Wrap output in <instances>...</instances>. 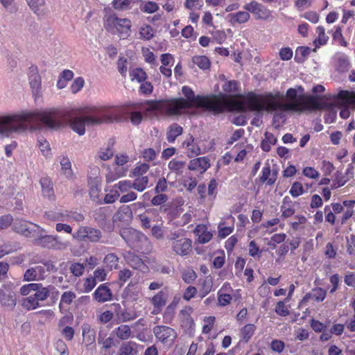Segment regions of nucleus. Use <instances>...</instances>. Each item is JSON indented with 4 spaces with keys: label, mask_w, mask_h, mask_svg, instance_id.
Masks as SVG:
<instances>
[{
    "label": "nucleus",
    "mask_w": 355,
    "mask_h": 355,
    "mask_svg": "<svg viewBox=\"0 0 355 355\" xmlns=\"http://www.w3.org/2000/svg\"><path fill=\"white\" fill-rule=\"evenodd\" d=\"M123 110L117 106L84 105L78 107L52 108L44 111L21 112L7 115L8 133L25 130V123L40 121L50 128L66 124L79 135L85 133V125L117 122L123 119Z\"/></svg>",
    "instance_id": "nucleus-1"
},
{
    "label": "nucleus",
    "mask_w": 355,
    "mask_h": 355,
    "mask_svg": "<svg viewBox=\"0 0 355 355\" xmlns=\"http://www.w3.org/2000/svg\"><path fill=\"white\" fill-rule=\"evenodd\" d=\"M184 98H171L169 99L146 100L137 106L141 108L146 106V112H156L161 115L172 116L182 114V111L194 107L204 108L216 113H223L225 105H239L234 101L223 102L218 96L195 95L193 89L187 85L182 87Z\"/></svg>",
    "instance_id": "nucleus-2"
},
{
    "label": "nucleus",
    "mask_w": 355,
    "mask_h": 355,
    "mask_svg": "<svg viewBox=\"0 0 355 355\" xmlns=\"http://www.w3.org/2000/svg\"><path fill=\"white\" fill-rule=\"evenodd\" d=\"M282 98V95L279 92L275 94L267 93L263 96L250 92L245 97V110L258 112L282 110L302 112L306 110H321L327 107L324 97L319 95H300L299 98L302 102L281 103L277 101Z\"/></svg>",
    "instance_id": "nucleus-3"
},
{
    "label": "nucleus",
    "mask_w": 355,
    "mask_h": 355,
    "mask_svg": "<svg viewBox=\"0 0 355 355\" xmlns=\"http://www.w3.org/2000/svg\"><path fill=\"white\" fill-rule=\"evenodd\" d=\"M224 93H220L218 95H211V96H218L220 101L223 102L234 101L239 103V105H225L223 112L228 111H240L245 110V97L239 94L240 83L237 80H227L222 86Z\"/></svg>",
    "instance_id": "nucleus-4"
},
{
    "label": "nucleus",
    "mask_w": 355,
    "mask_h": 355,
    "mask_svg": "<svg viewBox=\"0 0 355 355\" xmlns=\"http://www.w3.org/2000/svg\"><path fill=\"white\" fill-rule=\"evenodd\" d=\"M104 28L112 34L118 35L121 39H127L132 28V21L128 18H120L116 14L105 17Z\"/></svg>",
    "instance_id": "nucleus-5"
},
{
    "label": "nucleus",
    "mask_w": 355,
    "mask_h": 355,
    "mask_svg": "<svg viewBox=\"0 0 355 355\" xmlns=\"http://www.w3.org/2000/svg\"><path fill=\"white\" fill-rule=\"evenodd\" d=\"M121 236L126 243L137 252L145 253L150 245L148 239L141 232L131 228H123L121 230Z\"/></svg>",
    "instance_id": "nucleus-6"
},
{
    "label": "nucleus",
    "mask_w": 355,
    "mask_h": 355,
    "mask_svg": "<svg viewBox=\"0 0 355 355\" xmlns=\"http://www.w3.org/2000/svg\"><path fill=\"white\" fill-rule=\"evenodd\" d=\"M171 250L175 255L180 257L189 256L193 252V241L191 239L180 237L179 234H171Z\"/></svg>",
    "instance_id": "nucleus-7"
},
{
    "label": "nucleus",
    "mask_w": 355,
    "mask_h": 355,
    "mask_svg": "<svg viewBox=\"0 0 355 355\" xmlns=\"http://www.w3.org/2000/svg\"><path fill=\"white\" fill-rule=\"evenodd\" d=\"M72 236L80 241L98 243L102 238V232L96 228L80 226L76 232L72 234Z\"/></svg>",
    "instance_id": "nucleus-8"
},
{
    "label": "nucleus",
    "mask_w": 355,
    "mask_h": 355,
    "mask_svg": "<svg viewBox=\"0 0 355 355\" xmlns=\"http://www.w3.org/2000/svg\"><path fill=\"white\" fill-rule=\"evenodd\" d=\"M153 333L158 341L168 347H171L174 344L178 336L174 329L164 325L155 326L153 328Z\"/></svg>",
    "instance_id": "nucleus-9"
},
{
    "label": "nucleus",
    "mask_w": 355,
    "mask_h": 355,
    "mask_svg": "<svg viewBox=\"0 0 355 355\" xmlns=\"http://www.w3.org/2000/svg\"><path fill=\"white\" fill-rule=\"evenodd\" d=\"M243 8L252 13L256 19L267 20L271 17L272 12L265 6L257 1L246 3Z\"/></svg>",
    "instance_id": "nucleus-10"
},
{
    "label": "nucleus",
    "mask_w": 355,
    "mask_h": 355,
    "mask_svg": "<svg viewBox=\"0 0 355 355\" xmlns=\"http://www.w3.org/2000/svg\"><path fill=\"white\" fill-rule=\"evenodd\" d=\"M193 309L191 306H186L181 309L178 314L180 324L184 331L191 334L194 331L195 322L191 316Z\"/></svg>",
    "instance_id": "nucleus-11"
},
{
    "label": "nucleus",
    "mask_w": 355,
    "mask_h": 355,
    "mask_svg": "<svg viewBox=\"0 0 355 355\" xmlns=\"http://www.w3.org/2000/svg\"><path fill=\"white\" fill-rule=\"evenodd\" d=\"M73 322V316L66 315L62 317L58 322V329L61 335L68 341H71L74 337V329L70 325Z\"/></svg>",
    "instance_id": "nucleus-12"
},
{
    "label": "nucleus",
    "mask_w": 355,
    "mask_h": 355,
    "mask_svg": "<svg viewBox=\"0 0 355 355\" xmlns=\"http://www.w3.org/2000/svg\"><path fill=\"white\" fill-rule=\"evenodd\" d=\"M168 295V291L165 289L159 291L150 298V303L153 306V314L157 315L162 311L163 307L166 304Z\"/></svg>",
    "instance_id": "nucleus-13"
},
{
    "label": "nucleus",
    "mask_w": 355,
    "mask_h": 355,
    "mask_svg": "<svg viewBox=\"0 0 355 355\" xmlns=\"http://www.w3.org/2000/svg\"><path fill=\"white\" fill-rule=\"evenodd\" d=\"M35 243L49 249L61 250L64 248V244L58 241V237L52 235L40 236L35 239Z\"/></svg>",
    "instance_id": "nucleus-14"
},
{
    "label": "nucleus",
    "mask_w": 355,
    "mask_h": 355,
    "mask_svg": "<svg viewBox=\"0 0 355 355\" xmlns=\"http://www.w3.org/2000/svg\"><path fill=\"white\" fill-rule=\"evenodd\" d=\"M46 277L44 266L38 265L27 269L24 274V280L26 282L40 281Z\"/></svg>",
    "instance_id": "nucleus-15"
},
{
    "label": "nucleus",
    "mask_w": 355,
    "mask_h": 355,
    "mask_svg": "<svg viewBox=\"0 0 355 355\" xmlns=\"http://www.w3.org/2000/svg\"><path fill=\"white\" fill-rule=\"evenodd\" d=\"M113 306L114 309V317L117 323L129 322L137 318V314L135 311L122 309L119 304H114Z\"/></svg>",
    "instance_id": "nucleus-16"
},
{
    "label": "nucleus",
    "mask_w": 355,
    "mask_h": 355,
    "mask_svg": "<svg viewBox=\"0 0 355 355\" xmlns=\"http://www.w3.org/2000/svg\"><path fill=\"white\" fill-rule=\"evenodd\" d=\"M0 303L1 306L7 307H13L15 305V293L10 286L3 285L0 288Z\"/></svg>",
    "instance_id": "nucleus-17"
},
{
    "label": "nucleus",
    "mask_w": 355,
    "mask_h": 355,
    "mask_svg": "<svg viewBox=\"0 0 355 355\" xmlns=\"http://www.w3.org/2000/svg\"><path fill=\"white\" fill-rule=\"evenodd\" d=\"M210 167V159L207 157H200L192 159L188 164V169L204 173Z\"/></svg>",
    "instance_id": "nucleus-18"
},
{
    "label": "nucleus",
    "mask_w": 355,
    "mask_h": 355,
    "mask_svg": "<svg viewBox=\"0 0 355 355\" xmlns=\"http://www.w3.org/2000/svg\"><path fill=\"white\" fill-rule=\"evenodd\" d=\"M94 299L99 303H104L112 300V293L107 284H102L93 293Z\"/></svg>",
    "instance_id": "nucleus-19"
},
{
    "label": "nucleus",
    "mask_w": 355,
    "mask_h": 355,
    "mask_svg": "<svg viewBox=\"0 0 355 355\" xmlns=\"http://www.w3.org/2000/svg\"><path fill=\"white\" fill-rule=\"evenodd\" d=\"M277 179V171H272L270 165L266 164L262 168L261 175L259 176V181L262 184L267 185H273Z\"/></svg>",
    "instance_id": "nucleus-20"
},
{
    "label": "nucleus",
    "mask_w": 355,
    "mask_h": 355,
    "mask_svg": "<svg viewBox=\"0 0 355 355\" xmlns=\"http://www.w3.org/2000/svg\"><path fill=\"white\" fill-rule=\"evenodd\" d=\"M327 296V291L322 288H316L312 290L311 293H306L299 303V306L306 304L309 300L316 302H322Z\"/></svg>",
    "instance_id": "nucleus-21"
},
{
    "label": "nucleus",
    "mask_w": 355,
    "mask_h": 355,
    "mask_svg": "<svg viewBox=\"0 0 355 355\" xmlns=\"http://www.w3.org/2000/svg\"><path fill=\"white\" fill-rule=\"evenodd\" d=\"M182 147L186 149L189 157H194L201 153V149L194 137L189 135V137L182 143Z\"/></svg>",
    "instance_id": "nucleus-22"
},
{
    "label": "nucleus",
    "mask_w": 355,
    "mask_h": 355,
    "mask_svg": "<svg viewBox=\"0 0 355 355\" xmlns=\"http://www.w3.org/2000/svg\"><path fill=\"white\" fill-rule=\"evenodd\" d=\"M198 296L202 299L210 293L214 287L213 277L211 275L205 276L198 280Z\"/></svg>",
    "instance_id": "nucleus-23"
},
{
    "label": "nucleus",
    "mask_w": 355,
    "mask_h": 355,
    "mask_svg": "<svg viewBox=\"0 0 355 355\" xmlns=\"http://www.w3.org/2000/svg\"><path fill=\"white\" fill-rule=\"evenodd\" d=\"M193 233L197 236L198 243L201 244L208 243L213 237L212 232L209 231L207 226L204 224L197 225Z\"/></svg>",
    "instance_id": "nucleus-24"
},
{
    "label": "nucleus",
    "mask_w": 355,
    "mask_h": 355,
    "mask_svg": "<svg viewBox=\"0 0 355 355\" xmlns=\"http://www.w3.org/2000/svg\"><path fill=\"white\" fill-rule=\"evenodd\" d=\"M227 19L232 26L244 24L249 21L250 15L248 11H238L227 15Z\"/></svg>",
    "instance_id": "nucleus-25"
},
{
    "label": "nucleus",
    "mask_w": 355,
    "mask_h": 355,
    "mask_svg": "<svg viewBox=\"0 0 355 355\" xmlns=\"http://www.w3.org/2000/svg\"><path fill=\"white\" fill-rule=\"evenodd\" d=\"M83 340L86 346L94 344L96 341V330L92 329L89 324H83L82 326Z\"/></svg>",
    "instance_id": "nucleus-26"
},
{
    "label": "nucleus",
    "mask_w": 355,
    "mask_h": 355,
    "mask_svg": "<svg viewBox=\"0 0 355 355\" xmlns=\"http://www.w3.org/2000/svg\"><path fill=\"white\" fill-rule=\"evenodd\" d=\"M40 184L43 196L49 199H54L55 195L51 180L49 177L42 178Z\"/></svg>",
    "instance_id": "nucleus-27"
},
{
    "label": "nucleus",
    "mask_w": 355,
    "mask_h": 355,
    "mask_svg": "<svg viewBox=\"0 0 355 355\" xmlns=\"http://www.w3.org/2000/svg\"><path fill=\"white\" fill-rule=\"evenodd\" d=\"M343 205L346 208L343 211V214L340 218V223L342 225L346 223V222L352 217L354 214L355 200H345L343 201Z\"/></svg>",
    "instance_id": "nucleus-28"
},
{
    "label": "nucleus",
    "mask_w": 355,
    "mask_h": 355,
    "mask_svg": "<svg viewBox=\"0 0 355 355\" xmlns=\"http://www.w3.org/2000/svg\"><path fill=\"white\" fill-rule=\"evenodd\" d=\"M125 260L128 265L132 268L139 270H143L144 268H147L144 261L138 256L128 253L125 257Z\"/></svg>",
    "instance_id": "nucleus-29"
},
{
    "label": "nucleus",
    "mask_w": 355,
    "mask_h": 355,
    "mask_svg": "<svg viewBox=\"0 0 355 355\" xmlns=\"http://www.w3.org/2000/svg\"><path fill=\"white\" fill-rule=\"evenodd\" d=\"M304 91V87L302 85H297L295 88H289L286 92V99L289 101L288 103L294 101L302 102V101L300 100L299 96L300 95H304L302 94Z\"/></svg>",
    "instance_id": "nucleus-30"
},
{
    "label": "nucleus",
    "mask_w": 355,
    "mask_h": 355,
    "mask_svg": "<svg viewBox=\"0 0 355 355\" xmlns=\"http://www.w3.org/2000/svg\"><path fill=\"white\" fill-rule=\"evenodd\" d=\"M183 132V128L178 123L171 125L166 132V139L169 143H174L178 137Z\"/></svg>",
    "instance_id": "nucleus-31"
},
{
    "label": "nucleus",
    "mask_w": 355,
    "mask_h": 355,
    "mask_svg": "<svg viewBox=\"0 0 355 355\" xmlns=\"http://www.w3.org/2000/svg\"><path fill=\"white\" fill-rule=\"evenodd\" d=\"M35 284L39 286L37 289L34 290V291H35L34 294L35 297H36L39 302L46 300L49 297L51 291L53 288V286L49 285L44 287L41 283H35Z\"/></svg>",
    "instance_id": "nucleus-32"
},
{
    "label": "nucleus",
    "mask_w": 355,
    "mask_h": 355,
    "mask_svg": "<svg viewBox=\"0 0 355 355\" xmlns=\"http://www.w3.org/2000/svg\"><path fill=\"white\" fill-rule=\"evenodd\" d=\"M277 141V138L272 133L266 132L260 145L261 150L264 152H269L272 146L276 144Z\"/></svg>",
    "instance_id": "nucleus-33"
},
{
    "label": "nucleus",
    "mask_w": 355,
    "mask_h": 355,
    "mask_svg": "<svg viewBox=\"0 0 355 355\" xmlns=\"http://www.w3.org/2000/svg\"><path fill=\"white\" fill-rule=\"evenodd\" d=\"M186 166V162L177 159H171L168 164V168L171 172L178 175H182Z\"/></svg>",
    "instance_id": "nucleus-34"
},
{
    "label": "nucleus",
    "mask_w": 355,
    "mask_h": 355,
    "mask_svg": "<svg viewBox=\"0 0 355 355\" xmlns=\"http://www.w3.org/2000/svg\"><path fill=\"white\" fill-rule=\"evenodd\" d=\"M130 78L132 81L136 80L141 83L146 80L148 76L142 68L136 67L130 71Z\"/></svg>",
    "instance_id": "nucleus-35"
},
{
    "label": "nucleus",
    "mask_w": 355,
    "mask_h": 355,
    "mask_svg": "<svg viewBox=\"0 0 355 355\" xmlns=\"http://www.w3.org/2000/svg\"><path fill=\"white\" fill-rule=\"evenodd\" d=\"M256 326L254 324H247L241 329V340L248 343L254 334Z\"/></svg>",
    "instance_id": "nucleus-36"
},
{
    "label": "nucleus",
    "mask_w": 355,
    "mask_h": 355,
    "mask_svg": "<svg viewBox=\"0 0 355 355\" xmlns=\"http://www.w3.org/2000/svg\"><path fill=\"white\" fill-rule=\"evenodd\" d=\"M76 295L73 291H68L64 292L62 295L59 303V308L60 310L67 308L71 304L73 300L76 298Z\"/></svg>",
    "instance_id": "nucleus-37"
},
{
    "label": "nucleus",
    "mask_w": 355,
    "mask_h": 355,
    "mask_svg": "<svg viewBox=\"0 0 355 355\" xmlns=\"http://www.w3.org/2000/svg\"><path fill=\"white\" fill-rule=\"evenodd\" d=\"M119 258L114 253H109L105 255L103 259V263L109 270L116 269L119 265Z\"/></svg>",
    "instance_id": "nucleus-38"
},
{
    "label": "nucleus",
    "mask_w": 355,
    "mask_h": 355,
    "mask_svg": "<svg viewBox=\"0 0 355 355\" xmlns=\"http://www.w3.org/2000/svg\"><path fill=\"white\" fill-rule=\"evenodd\" d=\"M139 35L141 40L149 41L154 37L155 31L151 26L144 24L139 28Z\"/></svg>",
    "instance_id": "nucleus-39"
},
{
    "label": "nucleus",
    "mask_w": 355,
    "mask_h": 355,
    "mask_svg": "<svg viewBox=\"0 0 355 355\" xmlns=\"http://www.w3.org/2000/svg\"><path fill=\"white\" fill-rule=\"evenodd\" d=\"M149 179L147 176L137 177L132 182V187L139 192L144 191L147 187Z\"/></svg>",
    "instance_id": "nucleus-40"
},
{
    "label": "nucleus",
    "mask_w": 355,
    "mask_h": 355,
    "mask_svg": "<svg viewBox=\"0 0 355 355\" xmlns=\"http://www.w3.org/2000/svg\"><path fill=\"white\" fill-rule=\"evenodd\" d=\"M137 352V344L132 341L124 343L119 349V355H134Z\"/></svg>",
    "instance_id": "nucleus-41"
},
{
    "label": "nucleus",
    "mask_w": 355,
    "mask_h": 355,
    "mask_svg": "<svg viewBox=\"0 0 355 355\" xmlns=\"http://www.w3.org/2000/svg\"><path fill=\"white\" fill-rule=\"evenodd\" d=\"M338 98L342 100L344 104L355 105V92L341 90L338 94Z\"/></svg>",
    "instance_id": "nucleus-42"
},
{
    "label": "nucleus",
    "mask_w": 355,
    "mask_h": 355,
    "mask_svg": "<svg viewBox=\"0 0 355 355\" xmlns=\"http://www.w3.org/2000/svg\"><path fill=\"white\" fill-rule=\"evenodd\" d=\"M316 33H318V37L313 41V43L316 47L322 46L327 44L329 40V37L325 33V29L323 26H320L316 28Z\"/></svg>",
    "instance_id": "nucleus-43"
},
{
    "label": "nucleus",
    "mask_w": 355,
    "mask_h": 355,
    "mask_svg": "<svg viewBox=\"0 0 355 355\" xmlns=\"http://www.w3.org/2000/svg\"><path fill=\"white\" fill-rule=\"evenodd\" d=\"M114 331L116 336L121 340H128L132 334L130 327L127 324H121Z\"/></svg>",
    "instance_id": "nucleus-44"
},
{
    "label": "nucleus",
    "mask_w": 355,
    "mask_h": 355,
    "mask_svg": "<svg viewBox=\"0 0 355 355\" xmlns=\"http://www.w3.org/2000/svg\"><path fill=\"white\" fill-rule=\"evenodd\" d=\"M192 62L200 69L206 70L210 67V60L205 55H195L192 58Z\"/></svg>",
    "instance_id": "nucleus-45"
},
{
    "label": "nucleus",
    "mask_w": 355,
    "mask_h": 355,
    "mask_svg": "<svg viewBox=\"0 0 355 355\" xmlns=\"http://www.w3.org/2000/svg\"><path fill=\"white\" fill-rule=\"evenodd\" d=\"M311 52V49L308 46H298L295 51V60L301 63L309 56Z\"/></svg>",
    "instance_id": "nucleus-46"
},
{
    "label": "nucleus",
    "mask_w": 355,
    "mask_h": 355,
    "mask_svg": "<svg viewBox=\"0 0 355 355\" xmlns=\"http://www.w3.org/2000/svg\"><path fill=\"white\" fill-rule=\"evenodd\" d=\"M349 61L346 55H340L337 58L336 69L339 72H346L349 69Z\"/></svg>",
    "instance_id": "nucleus-47"
},
{
    "label": "nucleus",
    "mask_w": 355,
    "mask_h": 355,
    "mask_svg": "<svg viewBox=\"0 0 355 355\" xmlns=\"http://www.w3.org/2000/svg\"><path fill=\"white\" fill-rule=\"evenodd\" d=\"M22 306L27 310H33L40 306L41 305L37 299L35 297V295H31L23 300Z\"/></svg>",
    "instance_id": "nucleus-48"
},
{
    "label": "nucleus",
    "mask_w": 355,
    "mask_h": 355,
    "mask_svg": "<svg viewBox=\"0 0 355 355\" xmlns=\"http://www.w3.org/2000/svg\"><path fill=\"white\" fill-rule=\"evenodd\" d=\"M28 78L33 93L37 94L41 89V77L40 74L30 75Z\"/></svg>",
    "instance_id": "nucleus-49"
},
{
    "label": "nucleus",
    "mask_w": 355,
    "mask_h": 355,
    "mask_svg": "<svg viewBox=\"0 0 355 355\" xmlns=\"http://www.w3.org/2000/svg\"><path fill=\"white\" fill-rule=\"evenodd\" d=\"M120 197L119 191L116 189L113 186L110 191L105 196L103 202L112 204L115 202Z\"/></svg>",
    "instance_id": "nucleus-50"
},
{
    "label": "nucleus",
    "mask_w": 355,
    "mask_h": 355,
    "mask_svg": "<svg viewBox=\"0 0 355 355\" xmlns=\"http://www.w3.org/2000/svg\"><path fill=\"white\" fill-rule=\"evenodd\" d=\"M15 232L20 233L26 236H30L31 231L28 227V223L26 221L15 222L13 225Z\"/></svg>",
    "instance_id": "nucleus-51"
},
{
    "label": "nucleus",
    "mask_w": 355,
    "mask_h": 355,
    "mask_svg": "<svg viewBox=\"0 0 355 355\" xmlns=\"http://www.w3.org/2000/svg\"><path fill=\"white\" fill-rule=\"evenodd\" d=\"M159 151L152 148L144 149L141 153V157L147 162H153L157 159Z\"/></svg>",
    "instance_id": "nucleus-52"
},
{
    "label": "nucleus",
    "mask_w": 355,
    "mask_h": 355,
    "mask_svg": "<svg viewBox=\"0 0 355 355\" xmlns=\"http://www.w3.org/2000/svg\"><path fill=\"white\" fill-rule=\"evenodd\" d=\"M181 275L182 280L187 284H191L197 278V274L192 268L182 270Z\"/></svg>",
    "instance_id": "nucleus-53"
},
{
    "label": "nucleus",
    "mask_w": 355,
    "mask_h": 355,
    "mask_svg": "<svg viewBox=\"0 0 355 355\" xmlns=\"http://www.w3.org/2000/svg\"><path fill=\"white\" fill-rule=\"evenodd\" d=\"M64 218V221L67 222H81L85 219L84 215L83 214L73 211H65Z\"/></svg>",
    "instance_id": "nucleus-54"
},
{
    "label": "nucleus",
    "mask_w": 355,
    "mask_h": 355,
    "mask_svg": "<svg viewBox=\"0 0 355 355\" xmlns=\"http://www.w3.org/2000/svg\"><path fill=\"white\" fill-rule=\"evenodd\" d=\"M218 304L220 306H225L230 304L233 299L232 295L227 293L218 291Z\"/></svg>",
    "instance_id": "nucleus-55"
},
{
    "label": "nucleus",
    "mask_w": 355,
    "mask_h": 355,
    "mask_svg": "<svg viewBox=\"0 0 355 355\" xmlns=\"http://www.w3.org/2000/svg\"><path fill=\"white\" fill-rule=\"evenodd\" d=\"M285 301H288V299L286 298L284 301H279L275 306V311L280 316H287L290 313L289 309L286 305Z\"/></svg>",
    "instance_id": "nucleus-56"
},
{
    "label": "nucleus",
    "mask_w": 355,
    "mask_h": 355,
    "mask_svg": "<svg viewBox=\"0 0 355 355\" xmlns=\"http://www.w3.org/2000/svg\"><path fill=\"white\" fill-rule=\"evenodd\" d=\"M114 187L119 191V193H127L132 188V181L129 180H121L118 183L114 184Z\"/></svg>",
    "instance_id": "nucleus-57"
},
{
    "label": "nucleus",
    "mask_w": 355,
    "mask_h": 355,
    "mask_svg": "<svg viewBox=\"0 0 355 355\" xmlns=\"http://www.w3.org/2000/svg\"><path fill=\"white\" fill-rule=\"evenodd\" d=\"M332 38L334 40L337 42L340 46L345 47L347 46V42L345 41L343 35L342 28L340 26H338L335 27V31L332 33Z\"/></svg>",
    "instance_id": "nucleus-58"
},
{
    "label": "nucleus",
    "mask_w": 355,
    "mask_h": 355,
    "mask_svg": "<svg viewBox=\"0 0 355 355\" xmlns=\"http://www.w3.org/2000/svg\"><path fill=\"white\" fill-rule=\"evenodd\" d=\"M159 9V5L151 1L145 2L144 6L141 8V10L144 13L152 14L156 12Z\"/></svg>",
    "instance_id": "nucleus-59"
},
{
    "label": "nucleus",
    "mask_w": 355,
    "mask_h": 355,
    "mask_svg": "<svg viewBox=\"0 0 355 355\" xmlns=\"http://www.w3.org/2000/svg\"><path fill=\"white\" fill-rule=\"evenodd\" d=\"M305 192L304 187L300 182H295L291 185V187L289 191V193L293 198H297L301 195H302Z\"/></svg>",
    "instance_id": "nucleus-60"
},
{
    "label": "nucleus",
    "mask_w": 355,
    "mask_h": 355,
    "mask_svg": "<svg viewBox=\"0 0 355 355\" xmlns=\"http://www.w3.org/2000/svg\"><path fill=\"white\" fill-rule=\"evenodd\" d=\"M150 168V165L147 163H140L135 167L132 171V174L135 177L144 176Z\"/></svg>",
    "instance_id": "nucleus-61"
},
{
    "label": "nucleus",
    "mask_w": 355,
    "mask_h": 355,
    "mask_svg": "<svg viewBox=\"0 0 355 355\" xmlns=\"http://www.w3.org/2000/svg\"><path fill=\"white\" fill-rule=\"evenodd\" d=\"M44 217L53 221H64V212L49 211L44 213Z\"/></svg>",
    "instance_id": "nucleus-62"
},
{
    "label": "nucleus",
    "mask_w": 355,
    "mask_h": 355,
    "mask_svg": "<svg viewBox=\"0 0 355 355\" xmlns=\"http://www.w3.org/2000/svg\"><path fill=\"white\" fill-rule=\"evenodd\" d=\"M203 320L205 322V324L202 326V334H208L211 332L214 327L216 321V318L214 316L205 317Z\"/></svg>",
    "instance_id": "nucleus-63"
},
{
    "label": "nucleus",
    "mask_w": 355,
    "mask_h": 355,
    "mask_svg": "<svg viewBox=\"0 0 355 355\" xmlns=\"http://www.w3.org/2000/svg\"><path fill=\"white\" fill-rule=\"evenodd\" d=\"M85 269V266L80 263H72L69 266L70 272L73 275L78 277L83 275Z\"/></svg>",
    "instance_id": "nucleus-64"
}]
</instances>
